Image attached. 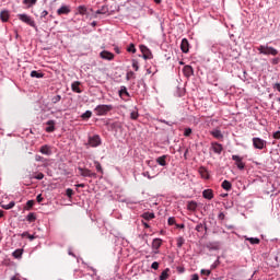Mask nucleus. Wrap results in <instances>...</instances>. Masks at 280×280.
<instances>
[{
	"label": "nucleus",
	"mask_w": 280,
	"mask_h": 280,
	"mask_svg": "<svg viewBox=\"0 0 280 280\" xmlns=\"http://www.w3.org/2000/svg\"><path fill=\"white\" fill-rule=\"evenodd\" d=\"M140 51H142V58L144 60H152L153 56H152V51H150V48L148 46H140Z\"/></svg>",
	"instance_id": "nucleus-8"
},
{
	"label": "nucleus",
	"mask_w": 280,
	"mask_h": 280,
	"mask_svg": "<svg viewBox=\"0 0 280 280\" xmlns=\"http://www.w3.org/2000/svg\"><path fill=\"white\" fill-rule=\"evenodd\" d=\"M26 220H27V222H35L36 221V214H34V212H30L26 215Z\"/></svg>",
	"instance_id": "nucleus-34"
},
{
	"label": "nucleus",
	"mask_w": 280,
	"mask_h": 280,
	"mask_svg": "<svg viewBox=\"0 0 280 280\" xmlns=\"http://www.w3.org/2000/svg\"><path fill=\"white\" fill-rule=\"evenodd\" d=\"M82 119H91V117H93V112L91 110H86L85 113H83L81 115Z\"/></svg>",
	"instance_id": "nucleus-33"
},
{
	"label": "nucleus",
	"mask_w": 280,
	"mask_h": 280,
	"mask_svg": "<svg viewBox=\"0 0 280 280\" xmlns=\"http://www.w3.org/2000/svg\"><path fill=\"white\" fill-rule=\"evenodd\" d=\"M168 277L170 275L167 273V271H162V273L160 275V280H167Z\"/></svg>",
	"instance_id": "nucleus-46"
},
{
	"label": "nucleus",
	"mask_w": 280,
	"mask_h": 280,
	"mask_svg": "<svg viewBox=\"0 0 280 280\" xmlns=\"http://www.w3.org/2000/svg\"><path fill=\"white\" fill-rule=\"evenodd\" d=\"M256 49L260 56H277L279 54V50L272 46H268V44L259 45Z\"/></svg>",
	"instance_id": "nucleus-1"
},
{
	"label": "nucleus",
	"mask_w": 280,
	"mask_h": 280,
	"mask_svg": "<svg viewBox=\"0 0 280 280\" xmlns=\"http://www.w3.org/2000/svg\"><path fill=\"white\" fill-rule=\"evenodd\" d=\"M0 21H2V23H8V21H10V11L8 10H3L0 12Z\"/></svg>",
	"instance_id": "nucleus-14"
},
{
	"label": "nucleus",
	"mask_w": 280,
	"mask_h": 280,
	"mask_svg": "<svg viewBox=\"0 0 280 280\" xmlns=\"http://www.w3.org/2000/svg\"><path fill=\"white\" fill-rule=\"evenodd\" d=\"M14 205H16L14 201H11L8 205H1L2 209H5L7 211H9V209H14Z\"/></svg>",
	"instance_id": "nucleus-32"
},
{
	"label": "nucleus",
	"mask_w": 280,
	"mask_h": 280,
	"mask_svg": "<svg viewBox=\"0 0 280 280\" xmlns=\"http://www.w3.org/2000/svg\"><path fill=\"white\" fill-rule=\"evenodd\" d=\"M155 162L158 165H161V167H165L167 165V155L156 158Z\"/></svg>",
	"instance_id": "nucleus-16"
},
{
	"label": "nucleus",
	"mask_w": 280,
	"mask_h": 280,
	"mask_svg": "<svg viewBox=\"0 0 280 280\" xmlns=\"http://www.w3.org/2000/svg\"><path fill=\"white\" fill-rule=\"evenodd\" d=\"M130 78H135V72L132 71L127 72V80H130Z\"/></svg>",
	"instance_id": "nucleus-55"
},
{
	"label": "nucleus",
	"mask_w": 280,
	"mask_h": 280,
	"mask_svg": "<svg viewBox=\"0 0 280 280\" xmlns=\"http://www.w3.org/2000/svg\"><path fill=\"white\" fill-rule=\"evenodd\" d=\"M218 218H219L220 220H224V218H226V215L224 214V212H220L219 215H218Z\"/></svg>",
	"instance_id": "nucleus-61"
},
{
	"label": "nucleus",
	"mask_w": 280,
	"mask_h": 280,
	"mask_svg": "<svg viewBox=\"0 0 280 280\" xmlns=\"http://www.w3.org/2000/svg\"><path fill=\"white\" fill-rule=\"evenodd\" d=\"M66 196H67L68 198H72V197H73V189L67 188V190H66Z\"/></svg>",
	"instance_id": "nucleus-49"
},
{
	"label": "nucleus",
	"mask_w": 280,
	"mask_h": 280,
	"mask_svg": "<svg viewBox=\"0 0 280 280\" xmlns=\"http://www.w3.org/2000/svg\"><path fill=\"white\" fill-rule=\"evenodd\" d=\"M100 57L103 60H114L115 55L113 52H110V51L103 50V51H101Z\"/></svg>",
	"instance_id": "nucleus-11"
},
{
	"label": "nucleus",
	"mask_w": 280,
	"mask_h": 280,
	"mask_svg": "<svg viewBox=\"0 0 280 280\" xmlns=\"http://www.w3.org/2000/svg\"><path fill=\"white\" fill-rule=\"evenodd\" d=\"M96 172L104 174V170L102 168V164L100 162H95Z\"/></svg>",
	"instance_id": "nucleus-44"
},
{
	"label": "nucleus",
	"mask_w": 280,
	"mask_h": 280,
	"mask_svg": "<svg viewBox=\"0 0 280 280\" xmlns=\"http://www.w3.org/2000/svg\"><path fill=\"white\" fill-rule=\"evenodd\" d=\"M163 244V240L161 238H154L152 242V248L153 250H159Z\"/></svg>",
	"instance_id": "nucleus-17"
},
{
	"label": "nucleus",
	"mask_w": 280,
	"mask_h": 280,
	"mask_svg": "<svg viewBox=\"0 0 280 280\" xmlns=\"http://www.w3.org/2000/svg\"><path fill=\"white\" fill-rule=\"evenodd\" d=\"M183 71L186 78H191V75H194V68L191 66H185Z\"/></svg>",
	"instance_id": "nucleus-18"
},
{
	"label": "nucleus",
	"mask_w": 280,
	"mask_h": 280,
	"mask_svg": "<svg viewBox=\"0 0 280 280\" xmlns=\"http://www.w3.org/2000/svg\"><path fill=\"white\" fill-rule=\"evenodd\" d=\"M96 14H108V7L103 5L101 9L96 11Z\"/></svg>",
	"instance_id": "nucleus-31"
},
{
	"label": "nucleus",
	"mask_w": 280,
	"mask_h": 280,
	"mask_svg": "<svg viewBox=\"0 0 280 280\" xmlns=\"http://www.w3.org/2000/svg\"><path fill=\"white\" fill-rule=\"evenodd\" d=\"M127 51H129V54H137V48H135V44H130L127 48Z\"/></svg>",
	"instance_id": "nucleus-38"
},
{
	"label": "nucleus",
	"mask_w": 280,
	"mask_h": 280,
	"mask_svg": "<svg viewBox=\"0 0 280 280\" xmlns=\"http://www.w3.org/2000/svg\"><path fill=\"white\" fill-rule=\"evenodd\" d=\"M132 69L139 71V61L137 59H132Z\"/></svg>",
	"instance_id": "nucleus-40"
},
{
	"label": "nucleus",
	"mask_w": 280,
	"mask_h": 280,
	"mask_svg": "<svg viewBox=\"0 0 280 280\" xmlns=\"http://www.w3.org/2000/svg\"><path fill=\"white\" fill-rule=\"evenodd\" d=\"M80 81H74L71 84V89L73 91V93H82V90L80 89Z\"/></svg>",
	"instance_id": "nucleus-20"
},
{
	"label": "nucleus",
	"mask_w": 280,
	"mask_h": 280,
	"mask_svg": "<svg viewBox=\"0 0 280 280\" xmlns=\"http://www.w3.org/2000/svg\"><path fill=\"white\" fill-rule=\"evenodd\" d=\"M275 261H277V264H279L280 261V249L277 252V255L273 256Z\"/></svg>",
	"instance_id": "nucleus-52"
},
{
	"label": "nucleus",
	"mask_w": 280,
	"mask_h": 280,
	"mask_svg": "<svg viewBox=\"0 0 280 280\" xmlns=\"http://www.w3.org/2000/svg\"><path fill=\"white\" fill-rule=\"evenodd\" d=\"M279 62H280L279 57H276V58L271 59V65H279Z\"/></svg>",
	"instance_id": "nucleus-54"
},
{
	"label": "nucleus",
	"mask_w": 280,
	"mask_h": 280,
	"mask_svg": "<svg viewBox=\"0 0 280 280\" xmlns=\"http://www.w3.org/2000/svg\"><path fill=\"white\" fill-rule=\"evenodd\" d=\"M39 152L46 156H51V149L47 144L40 147Z\"/></svg>",
	"instance_id": "nucleus-19"
},
{
	"label": "nucleus",
	"mask_w": 280,
	"mask_h": 280,
	"mask_svg": "<svg viewBox=\"0 0 280 280\" xmlns=\"http://www.w3.org/2000/svg\"><path fill=\"white\" fill-rule=\"evenodd\" d=\"M202 229H205V224L199 223V224L196 225L195 231H197L198 233H200V232H202Z\"/></svg>",
	"instance_id": "nucleus-48"
},
{
	"label": "nucleus",
	"mask_w": 280,
	"mask_h": 280,
	"mask_svg": "<svg viewBox=\"0 0 280 280\" xmlns=\"http://www.w3.org/2000/svg\"><path fill=\"white\" fill-rule=\"evenodd\" d=\"M88 145H90L91 148H100V145H102V138L100 137V135L89 137Z\"/></svg>",
	"instance_id": "nucleus-3"
},
{
	"label": "nucleus",
	"mask_w": 280,
	"mask_h": 280,
	"mask_svg": "<svg viewBox=\"0 0 280 280\" xmlns=\"http://www.w3.org/2000/svg\"><path fill=\"white\" fill-rule=\"evenodd\" d=\"M38 0H23V3L25 4V5H28V8H32V5H36V2H37Z\"/></svg>",
	"instance_id": "nucleus-35"
},
{
	"label": "nucleus",
	"mask_w": 280,
	"mask_h": 280,
	"mask_svg": "<svg viewBox=\"0 0 280 280\" xmlns=\"http://www.w3.org/2000/svg\"><path fill=\"white\" fill-rule=\"evenodd\" d=\"M35 161L37 163H47V159H45V158H43V156H40L38 154L35 155Z\"/></svg>",
	"instance_id": "nucleus-37"
},
{
	"label": "nucleus",
	"mask_w": 280,
	"mask_h": 280,
	"mask_svg": "<svg viewBox=\"0 0 280 280\" xmlns=\"http://www.w3.org/2000/svg\"><path fill=\"white\" fill-rule=\"evenodd\" d=\"M202 196L206 198V200H212L213 191L211 189H206L202 191Z\"/></svg>",
	"instance_id": "nucleus-21"
},
{
	"label": "nucleus",
	"mask_w": 280,
	"mask_h": 280,
	"mask_svg": "<svg viewBox=\"0 0 280 280\" xmlns=\"http://www.w3.org/2000/svg\"><path fill=\"white\" fill-rule=\"evenodd\" d=\"M120 97H130V93L128 92V89L126 86H121L119 90Z\"/></svg>",
	"instance_id": "nucleus-25"
},
{
	"label": "nucleus",
	"mask_w": 280,
	"mask_h": 280,
	"mask_svg": "<svg viewBox=\"0 0 280 280\" xmlns=\"http://www.w3.org/2000/svg\"><path fill=\"white\" fill-rule=\"evenodd\" d=\"M211 51H213V54H218V51H219V54H220L221 50L218 49L215 46H212Z\"/></svg>",
	"instance_id": "nucleus-62"
},
{
	"label": "nucleus",
	"mask_w": 280,
	"mask_h": 280,
	"mask_svg": "<svg viewBox=\"0 0 280 280\" xmlns=\"http://www.w3.org/2000/svg\"><path fill=\"white\" fill-rule=\"evenodd\" d=\"M34 178H35L36 180H43V179L45 178V174H43V173H37V174L34 176Z\"/></svg>",
	"instance_id": "nucleus-47"
},
{
	"label": "nucleus",
	"mask_w": 280,
	"mask_h": 280,
	"mask_svg": "<svg viewBox=\"0 0 280 280\" xmlns=\"http://www.w3.org/2000/svg\"><path fill=\"white\" fill-rule=\"evenodd\" d=\"M71 12V7L63 4L57 10V14L62 16V14H69Z\"/></svg>",
	"instance_id": "nucleus-12"
},
{
	"label": "nucleus",
	"mask_w": 280,
	"mask_h": 280,
	"mask_svg": "<svg viewBox=\"0 0 280 280\" xmlns=\"http://www.w3.org/2000/svg\"><path fill=\"white\" fill-rule=\"evenodd\" d=\"M139 118V112L138 110H133L130 113V119H138Z\"/></svg>",
	"instance_id": "nucleus-43"
},
{
	"label": "nucleus",
	"mask_w": 280,
	"mask_h": 280,
	"mask_svg": "<svg viewBox=\"0 0 280 280\" xmlns=\"http://www.w3.org/2000/svg\"><path fill=\"white\" fill-rule=\"evenodd\" d=\"M47 14H49V12H47V10L42 11L40 19H45V16H47Z\"/></svg>",
	"instance_id": "nucleus-57"
},
{
	"label": "nucleus",
	"mask_w": 280,
	"mask_h": 280,
	"mask_svg": "<svg viewBox=\"0 0 280 280\" xmlns=\"http://www.w3.org/2000/svg\"><path fill=\"white\" fill-rule=\"evenodd\" d=\"M188 211H196L198 209V202L196 201H188L187 202Z\"/></svg>",
	"instance_id": "nucleus-23"
},
{
	"label": "nucleus",
	"mask_w": 280,
	"mask_h": 280,
	"mask_svg": "<svg viewBox=\"0 0 280 280\" xmlns=\"http://www.w3.org/2000/svg\"><path fill=\"white\" fill-rule=\"evenodd\" d=\"M183 244H185V238H183V236H179L177 238V248H183Z\"/></svg>",
	"instance_id": "nucleus-39"
},
{
	"label": "nucleus",
	"mask_w": 280,
	"mask_h": 280,
	"mask_svg": "<svg viewBox=\"0 0 280 280\" xmlns=\"http://www.w3.org/2000/svg\"><path fill=\"white\" fill-rule=\"evenodd\" d=\"M60 100H62V96L60 94H57L51 97L52 104H58V102H60Z\"/></svg>",
	"instance_id": "nucleus-36"
},
{
	"label": "nucleus",
	"mask_w": 280,
	"mask_h": 280,
	"mask_svg": "<svg viewBox=\"0 0 280 280\" xmlns=\"http://www.w3.org/2000/svg\"><path fill=\"white\" fill-rule=\"evenodd\" d=\"M232 161H235V165L238 170H244V167H246V164L242 162V158L240 155H232Z\"/></svg>",
	"instance_id": "nucleus-9"
},
{
	"label": "nucleus",
	"mask_w": 280,
	"mask_h": 280,
	"mask_svg": "<svg viewBox=\"0 0 280 280\" xmlns=\"http://www.w3.org/2000/svg\"><path fill=\"white\" fill-rule=\"evenodd\" d=\"M36 200H37V202H42L43 201V195L42 194L37 195Z\"/></svg>",
	"instance_id": "nucleus-63"
},
{
	"label": "nucleus",
	"mask_w": 280,
	"mask_h": 280,
	"mask_svg": "<svg viewBox=\"0 0 280 280\" xmlns=\"http://www.w3.org/2000/svg\"><path fill=\"white\" fill-rule=\"evenodd\" d=\"M12 256H13L15 259H21V257H23V249H15V250L12 253Z\"/></svg>",
	"instance_id": "nucleus-30"
},
{
	"label": "nucleus",
	"mask_w": 280,
	"mask_h": 280,
	"mask_svg": "<svg viewBox=\"0 0 280 280\" xmlns=\"http://www.w3.org/2000/svg\"><path fill=\"white\" fill-rule=\"evenodd\" d=\"M124 202H126L127 205H138L137 201H131V200H128V199H125Z\"/></svg>",
	"instance_id": "nucleus-58"
},
{
	"label": "nucleus",
	"mask_w": 280,
	"mask_h": 280,
	"mask_svg": "<svg viewBox=\"0 0 280 280\" xmlns=\"http://www.w3.org/2000/svg\"><path fill=\"white\" fill-rule=\"evenodd\" d=\"M210 135H212V137L214 139H218L219 141H223L224 140V135L222 133V130L220 129H213L210 131Z\"/></svg>",
	"instance_id": "nucleus-10"
},
{
	"label": "nucleus",
	"mask_w": 280,
	"mask_h": 280,
	"mask_svg": "<svg viewBox=\"0 0 280 280\" xmlns=\"http://www.w3.org/2000/svg\"><path fill=\"white\" fill-rule=\"evenodd\" d=\"M142 176H144V178H149V180H152V178L155 177L154 175L151 176L150 172H148V171L142 172Z\"/></svg>",
	"instance_id": "nucleus-45"
},
{
	"label": "nucleus",
	"mask_w": 280,
	"mask_h": 280,
	"mask_svg": "<svg viewBox=\"0 0 280 280\" xmlns=\"http://www.w3.org/2000/svg\"><path fill=\"white\" fill-rule=\"evenodd\" d=\"M18 19L22 21V23H26V25H30L31 27H36V22L32 19V16L22 13L18 15Z\"/></svg>",
	"instance_id": "nucleus-4"
},
{
	"label": "nucleus",
	"mask_w": 280,
	"mask_h": 280,
	"mask_svg": "<svg viewBox=\"0 0 280 280\" xmlns=\"http://www.w3.org/2000/svg\"><path fill=\"white\" fill-rule=\"evenodd\" d=\"M252 141H253V145H254L255 150H264V148H266V145L268 143L266 140H264L261 138H257V137L253 138Z\"/></svg>",
	"instance_id": "nucleus-5"
},
{
	"label": "nucleus",
	"mask_w": 280,
	"mask_h": 280,
	"mask_svg": "<svg viewBox=\"0 0 280 280\" xmlns=\"http://www.w3.org/2000/svg\"><path fill=\"white\" fill-rule=\"evenodd\" d=\"M210 150H212V152H214V154H222L224 147L220 142L213 141L210 143Z\"/></svg>",
	"instance_id": "nucleus-7"
},
{
	"label": "nucleus",
	"mask_w": 280,
	"mask_h": 280,
	"mask_svg": "<svg viewBox=\"0 0 280 280\" xmlns=\"http://www.w3.org/2000/svg\"><path fill=\"white\" fill-rule=\"evenodd\" d=\"M190 280H200V277L198 276V273H195L191 276Z\"/></svg>",
	"instance_id": "nucleus-60"
},
{
	"label": "nucleus",
	"mask_w": 280,
	"mask_h": 280,
	"mask_svg": "<svg viewBox=\"0 0 280 280\" xmlns=\"http://www.w3.org/2000/svg\"><path fill=\"white\" fill-rule=\"evenodd\" d=\"M207 248H209L210 250H218L220 248V243L219 242L209 243L207 245Z\"/></svg>",
	"instance_id": "nucleus-27"
},
{
	"label": "nucleus",
	"mask_w": 280,
	"mask_h": 280,
	"mask_svg": "<svg viewBox=\"0 0 280 280\" xmlns=\"http://www.w3.org/2000/svg\"><path fill=\"white\" fill-rule=\"evenodd\" d=\"M31 78H37V79L45 78V73L38 72V71H36V70H33V71L31 72Z\"/></svg>",
	"instance_id": "nucleus-28"
},
{
	"label": "nucleus",
	"mask_w": 280,
	"mask_h": 280,
	"mask_svg": "<svg viewBox=\"0 0 280 280\" xmlns=\"http://www.w3.org/2000/svg\"><path fill=\"white\" fill-rule=\"evenodd\" d=\"M200 275H202V277H209V275H211V270L210 269H201Z\"/></svg>",
	"instance_id": "nucleus-41"
},
{
	"label": "nucleus",
	"mask_w": 280,
	"mask_h": 280,
	"mask_svg": "<svg viewBox=\"0 0 280 280\" xmlns=\"http://www.w3.org/2000/svg\"><path fill=\"white\" fill-rule=\"evenodd\" d=\"M180 49L183 54H187L189 51V40H187V38L182 39Z\"/></svg>",
	"instance_id": "nucleus-15"
},
{
	"label": "nucleus",
	"mask_w": 280,
	"mask_h": 280,
	"mask_svg": "<svg viewBox=\"0 0 280 280\" xmlns=\"http://www.w3.org/2000/svg\"><path fill=\"white\" fill-rule=\"evenodd\" d=\"M167 222L170 226H173V224H176V219L174 217H170Z\"/></svg>",
	"instance_id": "nucleus-50"
},
{
	"label": "nucleus",
	"mask_w": 280,
	"mask_h": 280,
	"mask_svg": "<svg viewBox=\"0 0 280 280\" xmlns=\"http://www.w3.org/2000/svg\"><path fill=\"white\" fill-rule=\"evenodd\" d=\"M45 130L47 132H54V130H56V120H48V121H46Z\"/></svg>",
	"instance_id": "nucleus-13"
},
{
	"label": "nucleus",
	"mask_w": 280,
	"mask_h": 280,
	"mask_svg": "<svg viewBox=\"0 0 280 280\" xmlns=\"http://www.w3.org/2000/svg\"><path fill=\"white\" fill-rule=\"evenodd\" d=\"M26 206H27L30 209H32V207H34V200H28V201L26 202Z\"/></svg>",
	"instance_id": "nucleus-56"
},
{
	"label": "nucleus",
	"mask_w": 280,
	"mask_h": 280,
	"mask_svg": "<svg viewBox=\"0 0 280 280\" xmlns=\"http://www.w3.org/2000/svg\"><path fill=\"white\" fill-rule=\"evenodd\" d=\"M77 14H81V16H84V14H86V7L85 5H79L77 8Z\"/></svg>",
	"instance_id": "nucleus-29"
},
{
	"label": "nucleus",
	"mask_w": 280,
	"mask_h": 280,
	"mask_svg": "<svg viewBox=\"0 0 280 280\" xmlns=\"http://www.w3.org/2000/svg\"><path fill=\"white\" fill-rule=\"evenodd\" d=\"M141 218H143V220L150 221V220H154L155 214L154 212H144L141 214Z\"/></svg>",
	"instance_id": "nucleus-24"
},
{
	"label": "nucleus",
	"mask_w": 280,
	"mask_h": 280,
	"mask_svg": "<svg viewBox=\"0 0 280 280\" xmlns=\"http://www.w3.org/2000/svg\"><path fill=\"white\" fill-rule=\"evenodd\" d=\"M244 238L246 240V242H249V244H252L253 246H255L261 242L258 237L244 236Z\"/></svg>",
	"instance_id": "nucleus-22"
},
{
	"label": "nucleus",
	"mask_w": 280,
	"mask_h": 280,
	"mask_svg": "<svg viewBox=\"0 0 280 280\" xmlns=\"http://www.w3.org/2000/svg\"><path fill=\"white\" fill-rule=\"evenodd\" d=\"M80 176H83V178H97V174L91 172L89 168H82L78 167Z\"/></svg>",
	"instance_id": "nucleus-6"
},
{
	"label": "nucleus",
	"mask_w": 280,
	"mask_h": 280,
	"mask_svg": "<svg viewBox=\"0 0 280 280\" xmlns=\"http://www.w3.org/2000/svg\"><path fill=\"white\" fill-rule=\"evenodd\" d=\"M191 132H192V130H191V128H185L184 129V137H191Z\"/></svg>",
	"instance_id": "nucleus-42"
},
{
	"label": "nucleus",
	"mask_w": 280,
	"mask_h": 280,
	"mask_svg": "<svg viewBox=\"0 0 280 280\" xmlns=\"http://www.w3.org/2000/svg\"><path fill=\"white\" fill-rule=\"evenodd\" d=\"M94 110L97 117H104V115H108L113 110V105H97Z\"/></svg>",
	"instance_id": "nucleus-2"
},
{
	"label": "nucleus",
	"mask_w": 280,
	"mask_h": 280,
	"mask_svg": "<svg viewBox=\"0 0 280 280\" xmlns=\"http://www.w3.org/2000/svg\"><path fill=\"white\" fill-rule=\"evenodd\" d=\"M151 268L153 270H159V262L158 261L152 262Z\"/></svg>",
	"instance_id": "nucleus-53"
},
{
	"label": "nucleus",
	"mask_w": 280,
	"mask_h": 280,
	"mask_svg": "<svg viewBox=\"0 0 280 280\" xmlns=\"http://www.w3.org/2000/svg\"><path fill=\"white\" fill-rule=\"evenodd\" d=\"M219 264H220V260L214 261V262L210 266V270H215V268H218Z\"/></svg>",
	"instance_id": "nucleus-51"
},
{
	"label": "nucleus",
	"mask_w": 280,
	"mask_h": 280,
	"mask_svg": "<svg viewBox=\"0 0 280 280\" xmlns=\"http://www.w3.org/2000/svg\"><path fill=\"white\" fill-rule=\"evenodd\" d=\"M273 89H277L280 93V83H275Z\"/></svg>",
	"instance_id": "nucleus-64"
},
{
	"label": "nucleus",
	"mask_w": 280,
	"mask_h": 280,
	"mask_svg": "<svg viewBox=\"0 0 280 280\" xmlns=\"http://www.w3.org/2000/svg\"><path fill=\"white\" fill-rule=\"evenodd\" d=\"M273 139H280V131H275L273 132Z\"/></svg>",
	"instance_id": "nucleus-59"
},
{
	"label": "nucleus",
	"mask_w": 280,
	"mask_h": 280,
	"mask_svg": "<svg viewBox=\"0 0 280 280\" xmlns=\"http://www.w3.org/2000/svg\"><path fill=\"white\" fill-rule=\"evenodd\" d=\"M221 187L225 189V191H231V187H233V185H231V182L225 179L222 182Z\"/></svg>",
	"instance_id": "nucleus-26"
}]
</instances>
